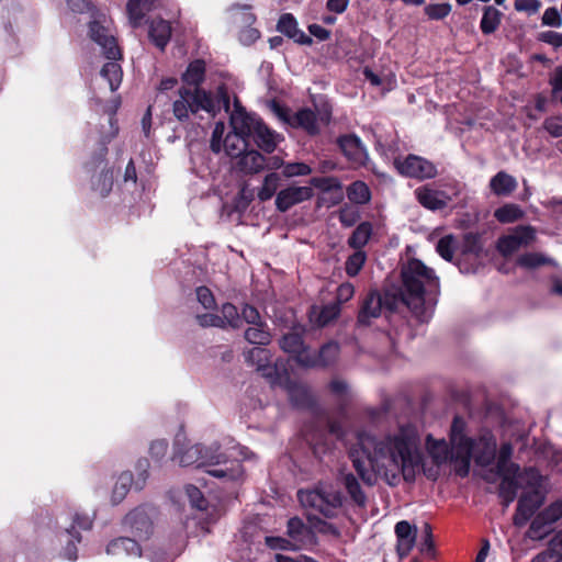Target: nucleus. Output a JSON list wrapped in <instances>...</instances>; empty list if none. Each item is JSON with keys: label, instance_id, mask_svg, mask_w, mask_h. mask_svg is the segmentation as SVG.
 Wrapping results in <instances>:
<instances>
[{"label": "nucleus", "instance_id": "obj_60", "mask_svg": "<svg viewBox=\"0 0 562 562\" xmlns=\"http://www.w3.org/2000/svg\"><path fill=\"white\" fill-rule=\"evenodd\" d=\"M312 172V168L304 162H291L284 165L283 176L286 178L296 177V176H307Z\"/></svg>", "mask_w": 562, "mask_h": 562}, {"label": "nucleus", "instance_id": "obj_27", "mask_svg": "<svg viewBox=\"0 0 562 562\" xmlns=\"http://www.w3.org/2000/svg\"><path fill=\"white\" fill-rule=\"evenodd\" d=\"M157 0H128L126 12L133 27H138Z\"/></svg>", "mask_w": 562, "mask_h": 562}, {"label": "nucleus", "instance_id": "obj_34", "mask_svg": "<svg viewBox=\"0 0 562 562\" xmlns=\"http://www.w3.org/2000/svg\"><path fill=\"white\" fill-rule=\"evenodd\" d=\"M223 147L227 156L232 158H238L248 148V139L239 136L233 132H229L224 140Z\"/></svg>", "mask_w": 562, "mask_h": 562}, {"label": "nucleus", "instance_id": "obj_30", "mask_svg": "<svg viewBox=\"0 0 562 562\" xmlns=\"http://www.w3.org/2000/svg\"><path fill=\"white\" fill-rule=\"evenodd\" d=\"M251 136L261 150L268 154L274 151L277 147L276 134L263 122L257 125V128Z\"/></svg>", "mask_w": 562, "mask_h": 562}, {"label": "nucleus", "instance_id": "obj_28", "mask_svg": "<svg viewBox=\"0 0 562 562\" xmlns=\"http://www.w3.org/2000/svg\"><path fill=\"white\" fill-rule=\"evenodd\" d=\"M562 517V502H555L540 513L531 522L530 529L540 535L546 525H551Z\"/></svg>", "mask_w": 562, "mask_h": 562}, {"label": "nucleus", "instance_id": "obj_41", "mask_svg": "<svg viewBox=\"0 0 562 562\" xmlns=\"http://www.w3.org/2000/svg\"><path fill=\"white\" fill-rule=\"evenodd\" d=\"M133 484V474L131 472H123L119 476L112 493V502L119 504L124 499Z\"/></svg>", "mask_w": 562, "mask_h": 562}, {"label": "nucleus", "instance_id": "obj_46", "mask_svg": "<svg viewBox=\"0 0 562 562\" xmlns=\"http://www.w3.org/2000/svg\"><path fill=\"white\" fill-rule=\"evenodd\" d=\"M280 177L276 172H271L265 177L262 187L258 191V199L262 202L270 200L278 189Z\"/></svg>", "mask_w": 562, "mask_h": 562}, {"label": "nucleus", "instance_id": "obj_23", "mask_svg": "<svg viewBox=\"0 0 562 562\" xmlns=\"http://www.w3.org/2000/svg\"><path fill=\"white\" fill-rule=\"evenodd\" d=\"M205 63L202 59H194L191 61L186 71L181 76L183 82L182 87H189L191 89H202L201 85L205 79Z\"/></svg>", "mask_w": 562, "mask_h": 562}, {"label": "nucleus", "instance_id": "obj_54", "mask_svg": "<svg viewBox=\"0 0 562 562\" xmlns=\"http://www.w3.org/2000/svg\"><path fill=\"white\" fill-rule=\"evenodd\" d=\"M310 183L324 192L341 189V183L335 177H314L310 180Z\"/></svg>", "mask_w": 562, "mask_h": 562}, {"label": "nucleus", "instance_id": "obj_33", "mask_svg": "<svg viewBox=\"0 0 562 562\" xmlns=\"http://www.w3.org/2000/svg\"><path fill=\"white\" fill-rule=\"evenodd\" d=\"M498 475L502 477L498 486L499 496L502 497L504 505L507 507L516 498L520 485L516 480L517 474Z\"/></svg>", "mask_w": 562, "mask_h": 562}, {"label": "nucleus", "instance_id": "obj_32", "mask_svg": "<svg viewBox=\"0 0 562 562\" xmlns=\"http://www.w3.org/2000/svg\"><path fill=\"white\" fill-rule=\"evenodd\" d=\"M288 393L291 403L296 407L306 408L314 404L313 395L303 384L291 383L288 387Z\"/></svg>", "mask_w": 562, "mask_h": 562}, {"label": "nucleus", "instance_id": "obj_58", "mask_svg": "<svg viewBox=\"0 0 562 562\" xmlns=\"http://www.w3.org/2000/svg\"><path fill=\"white\" fill-rule=\"evenodd\" d=\"M79 528L81 530H89L91 527H92V520L90 519L89 516L87 515H79V514H76L75 518H74V524L71 526L70 529H67V533L69 536H71L74 539H76L77 542H80L81 541V536L79 532H76V535L74 533L75 532V529L76 528Z\"/></svg>", "mask_w": 562, "mask_h": 562}, {"label": "nucleus", "instance_id": "obj_7", "mask_svg": "<svg viewBox=\"0 0 562 562\" xmlns=\"http://www.w3.org/2000/svg\"><path fill=\"white\" fill-rule=\"evenodd\" d=\"M297 497L304 507L312 508L326 518L335 517L345 499L340 491L325 484H319L311 491L301 490Z\"/></svg>", "mask_w": 562, "mask_h": 562}, {"label": "nucleus", "instance_id": "obj_13", "mask_svg": "<svg viewBox=\"0 0 562 562\" xmlns=\"http://www.w3.org/2000/svg\"><path fill=\"white\" fill-rule=\"evenodd\" d=\"M460 257L454 262L462 273L474 271L472 267L465 263L467 257H474L477 259L483 251L482 236L479 233L469 232L463 235L462 241L459 243Z\"/></svg>", "mask_w": 562, "mask_h": 562}, {"label": "nucleus", "instance_id": "obj_9", "mask_svg": "<svg viewBox=\"0 0 562 562\" xmlns=\"http://www.w3.org/2000/svg\"><path fill=\"white\" fill-rule=\"evenodd\" d=\"M400 175L417 180L432 179L437 176V167L426 158L409 154L405 158L396 157L393 161Z\"/></svg>", "mask_w": 562, "mask_h": 562}, {"label": "nucleus", "instance_id": "obj_3", "mask_svg": "<svg viewBox=\"0 0 562 562\" xmlns=\"http://www.w3.org/2000/svg\"><path fill=\"white\" fill-rule=\"evenodd\" d=\"M450 451H448V447L445 441L439 443L442 453H435L434 458L436 463H442L448 460L450 456V461L454 464V472L460 477H465L469 475L472 452L474 448V439L467 436V422L461 416H454L450 432Z\"/></svg>", "mask_w": 562, "mask_h": 562}, {"label": "nucleus", "instance_id": "obj_44", "mask_svg": "<svg viewBox=\"0 0 562 562\" xmlns=\"http://www.w3.org/2000/svg\"><path fill=\"white\" fill-rule=\"evenodd\" d=\"M286 527L289 537L296 542H302L310 533V528L299 517L290 518Z\"/></svg>", "mask_w": 562, "mask_h": 562}, {"label": "nucleus", "instance_id": "obj_52", "mask_svg": "<svg viewBox=\"0 0 562 562\" xmlns=\"http://www.w3.org/2000/svg\"><path fill=\"white\" fill-rule=\"evenodd\" d=\"M339 314H340L339 303H336V302L329 303V304L323 306V308L318 315L317 323L321 326H326L331 321L336 319L339 316Z\"/></svg>", "mask_w": 562, "mask_h": 562}, {"label": "nucleus", "instance_id": "obj_24", "mask_svg": "<svg viewBox=\"0 0 562 562\" xmlns=\"http://www.w3.org/2000/svg\"><path fill=\"white\" fill-rule=\"evenodd\" d=\"M341 484L344 485L347 494L350 497L351 503L359 507L366 508L368 497L362 490L358 479L352 473H345L341 475Z\"/></svg>", "mask_w": 562, "mask_h": 562}, {"label": "nucleus", "instance_id": "obj_12", "mask_svg": "<svg viewBox=\"0 0 562 562\" xmlns=\"http://www.w3.org/2000/svg\"><path fill=\"white\" fill-rule=\"evenodd\" d=\"M123 524L139 540H147L154 530L151 517L144 507H137L130 512L125 516Z\"/></svg>", "mask_w": 562, "mask_h": 562}, {"label": "nucleus", "instance_id": "obj_4", "mask_svg": "<svg viewBox=\"0 0 562 562\" xmlns=\"http://www.w3.org/2000/svg\"><path fill=\"white\" fill-rule=\"evenodd\" d=\"M199 111H205L213 117L218 113L212 92L205 89L180 87L178 99L172 103L175 117L184 123L190 120V115H195Z\"/></svg>", "mask_w": 562, "mask_h": 562}, {"label": "nucleus", "instance_id": "obj_61", "mask_svg": "<svg viewBox=\"0 0 562 562\" xmlns=\"http://www.w3.org/2000/svg\"><path fill=\"white\" fill-rule=\"evenodd\" d=\"M241 322L245 321L248 324L260 326L262 322L260 313L258 310L249 304H245L241 308L240 313Z\"/></svg>", "mask_w": 562, "mask_h": 562}, {"label": "nucleus", "instance_id": "obj_38", "mask_svg": "<svg viewBox=\"0 0 562 562\" xmlns=\"http://www.w3.org/2000/svg\"><path fill=\"white\" fill-rule=\"evenodd\" d=\"M436 250L442 259L453 262L454 252L459 250V241L453 235H446L438 240Z\"/></svg>", "mask_w": 562, "mask_h": 562}, {"label": "nucleus", "instance_id": "obj_1", "mask_svg": "<svg viewBox=\"0 0 562 562\" xmlns=\"http://www.w3.org/2000/svg\"><path fill=\"white\" fill-rule=\"evenodd\" d=\"M418 445L416 430L402 426L396 434L382 437L360 432L348 456L366 485H375L378 477L382 476L389 485L395 486L401 474L406 482L415 480L422 464Z\"/></svg>", "mask_w": 562, "mask_h": 562}, {"label": "nucleus", "instance_id": "obj_10", "mask_svg": "<svg viewBox=\"0 0 562 562\" xmlns=\"http://www.w3.org/2000/svg\"><path fill=\"white\" fill-rule=\"evenodd\" d=\"M536 238L531 226H520L513 234L504 235L497 240V250L504 257H509L521 247L529 246Z\"/></svg>", "mask_w": 562, "mask_h": 562}, {"label": "nucleus", "instance_id": "obj_19", "mask_svg": "<svg viewBox=\"0 0 562 562\" xmlns=\"http://www.w3.org/2000/svg\"><path fill=\"white\" fill-rule=\"evenodd\" d=\"M290 126L303 130L308 136H317L321 133L316 113L310 108H302L293 113Z\"/></svg>", "mask_w": 562, "mask_h": 562}, {"label": "nucleus", "instance_id": "obj_11", "mask_svg": "<svg viewBox=\"0 0 562 562\" xmlns=\"http://www.w3.org/2000/svg\"><path fill=\"white\" fill-rule=\"evenodd\" d=\"M89 34L91 40L102 48L105 58L109 60H117L121 58V49L108 27L102 25L99 21H92L89 23Z\"/></svg>", "mask_w": 562, "mask_h": 562}, {"label": "nucleus", "instance_id": "obj_64", "mask_svg": "<svg viewBox=\"0 0 562 562\" xmlns=\"http://www.w3.org/2000/svg\"><path fill=\"white\" fill-rule=\"evenodd\" d=\"M542 126L552 137L562 136V119L560 116L546 119Z\"/></svg>", "mask_w": 562, "mask_h": 562}, {"label": "nucleus", "instance_id": "obj_31", "mask_svg": "<svg viewBox=\"0 0 562 562\" xmlns=\"http://www.w3.org/2000/svg\"><path fill=\"white\" fill-rule=\"evenodd\" d=\"M513 454V446L509 442H504L501 446L497 462H496V471L497 474H518L519 465L510 462V458Z\"/></svg>", "mask_w": 562, "mask_h": 562}, {"label": "nucleus", "instance_id": "obj_50", "mask_svg": "<svg viewBox=\"0 0 562 562\" xmlns=\"http://www.w3.org/2000/svg\"><path fill=\"white\" fill-rule=\"evenodd\" d=\"M221 312V317L224 319L225 325L228 324L233 328H239L241 326L240 314L238 313V310L234 304H223Z\"/></svg>", "mask_w": 562, "mask_h": 562}, {"label": "nucleus", "instance_id": "obj_55", "mask_svg": "<svg viewBox=\"0 0 562 562\" xmlns=\"http://www.w3.org/2000/svg\"><path fill=\"white\" fill-rule=\"evenodd\" d=\"M186 493L192 507L199 510H205L207 507V501L203 493L194 485H188Z\"/></svg>", "mask_w": 562, "mask_h": 562}, {"label": "nucleus", "instance_id": "obj_47", "mask_svg": "<svg viewBox=\"0 0 562 562\" xmlns=\"http://www.w3.org/2000/svg\"><path fill=\"white\" fill-rule=\"evenodd\" d=\"M113 187V172L110 169L102 170L98 178L93 180L92 188L98 191L101 196H106Z\"/></svg>", "mask_w": 562, "mask_h": 562}, {"label": "nucleus", "instance_id": "obj_26", "mask_svg": "<svg viewBox=\"0 0 562 562\" xmlns=\"http://www.w3.org/2000/svg\"><path fill=\"white\" fill-rule=\"evenodd\" d=\"M304 331L305 329L302 326H293L291 331L280 338V348L284 352L295 356L305 346L303 339Z\"/></svg>", "mask_w": 562, "mask_h": 562}, {"label": "nucleus", "instance_id": "obj_21", "mask_svg": "<svg viewBox=\"0 0 562 562\" xmlns=\"http://www.w3.org/2000/svg\"><path fill=\"white\" fill-rule=\"evenodd\" d=\"M277 30L301 45H311L313 40L297 27V22L291 13H283L277 24Z\"/></svg>", "mask_w": 562, "mask_h": 562}, {"label": "nucleus", "instance_id": "obj_59", "mask_svg": "<svg viewBox=\"0 0 562 562\" xmlns=\"http://www.w3.org/2000/svg\"><path fill=\"white\" fill-rule=\"evenodd\" d=\"M240 464L232 462V467L207 470L212 476L223 480H236L239 475Z\"/></svg>", "mask_w": 562, "mask_h": 562}, {"label": "nucleus", "instance_id": "obj_2", "mask_svg": "<svg viewBox=\"0 0 562 562\" xmlns=\"http://www.w3.org/2000/svg\"><path fill=\"white\" fill-rule=\"evenodd\" d=\"M401 279V288L390 289L403 299L402 307L408 308L419 322H428L440 293L439 278L434 269L413 258L403 265Z\"/></svg>", "mask_w": 562, "mask_h": 562}, {"label": "nucleus", "instance_id": "obj_53", "mask_svg": "<svg viewBox=\"0 0 562 562\" xmlns=\"http://www.w3.org/2000/svg\"><path fill=\"white\" fill-rule=\"evenodd\" d=\"M270 351L260 347H254L246 353V360L251 364H256L257 368L263 366L266 362H270Z\"/></svg>", "mask_w": 562, "mask_h": 562}, {"label": "nucleus", "instance_id": "obj_16", "mask_svg": "<svg viewBox=\"0 0 562 562\" xmlns=\"http://www.w3.org/2000/svg\"><path fill=\"white\" fill-rule=\"evenodd\" d=\"M262 121L246 112L238 99H235V110L231 114L232 132L248 139Z\"/></svg>", "mask_w": 562, "mask_h": 562}, {"label": "nucleus", "instance_id": "obj_29", "mask_svg": "<svg viewBox=\"0 0 562 562\" xmlns=\"http://www.w3.org/2000/svg\"><path fill=\"white\" fill-rule=\"evenodd\" d=\"M171 36V26L165 20H154L149 26V37L154 44L164 49Z\"/></svg>", "mask_w": 562, "mask_h": 562}, {"label": "nucleus", "instance_id": "obj_22", "mask_svg": "<svg viewBox=\"0 0 562 562\" xmlns=\"http://www.w3.org/2000/svg\"><path fill=\"white\" fill-rule=\"evenodd\" d=\"M106 553L113 555H131V557H140L142 548L137 540L130 537H120L112 540L106 546Z\"/></svg>", "mask_w": 562, "mask_h": 562}, {"label": "nucleus", "instance_id": "obj_5", "mask_svg": "<svg viewBox=\"0 0 562 562\" xmlns=\"http://www.w3.org/2000/svg\"><path fill=\"white\" fill-rule=\"evenodd\" d=\"M402 305L403 299L394 294L391 289H385L383 293L378 290H370L360 303L357 325L368 327L373 319L381 316L383 308L389 313H395L400 311Z\"/></svg>", "mask_w": 562, "mask_h": 562}, {"label": "nucleus", "instance_id": "obj_62", "mask_svg": "<svg viewBox=\"0 0 562 562\" xmlns=\"http://www.w3.org/2000/svg\"><path fill=\"white\" fill-rule=\"evenodd\" d=\"M196 321L201 327H225L224 319L216 314L205 313L196 315Z\"/></svg>", "mask_w": 562, "mask_h": 562}, {"label": "nucleus", "instance_id": "obj_40", "mask_svg": "<svg viewBox=\"0 0 562 562\" xmlns=\"http://www.w3.org/2000/svg\"><path fill=\"white\" fill-rule=\"evenodd\" d=\"M100 74L108 80L111 91H115L120 87L122 81V69L115 60L106 63L102 67Z\"/></svg>", "mask_w": 562, "mask_h": 562}, {"label": "nucleus", "instance_id": "obj_14", "mask_svg": "<svg viewBox=\"0 0 562 562\" xmlns=\"http://www.w3.org/2000/svg\"><path fill=\"white\" fill-rule=\"evenodd\" d=\"M314 191L312 187L290 186L280 190L276 198V207L279 212H286L292 206L308 201L313 198Z\"/></svg>", "mask_w": 562, "mask_h": 562}, {"label": "nucleus", "instance_id": "obj_43", "mask_svg": "<svg viewBox=\"0 0 562 562\" xmlns=\"http://www.w3.org/2000/svg\"><path fill=\"white\" fill-rule=\"evenodd\" d=\"M553 260L539 252H526L518 257L517 265L526 269H535L540 266L551 265Z\"/></svg>", "mask_w": 562, "mask_h": 562}, {"label": "nucleus", "instance_id": "obj_63", "mask_svg": "<svg viewBox=\"0 0 562 562\" xmlns=\"http://www.w3.org/2000/svg\"><path fill=\"white\" fill-rule=\"evenodd\" d=\"M195 292H196L198 301L201 303V305L204 308L210 310L215 306L216 303H215L214 295L207 286H204V285L199 286V288H196Z\"/></svg>", "mask_w": 562, "mask_h": 562}, {"label": "nucleus", "instance_id": "obj_42", "mask_svg": "<svg viewBox=\"0 0 562 562\" xmlns=\"http://www.w3.org/2000/svg\"><path fill=\"white\" fill-rule=\"evenodd\" d=\"M266 324L249 327L245 330V339L252 345L266 346L271 341L270 333L265 328Z\"/></svg>", "mask_w": 562, "mask_h": 562}, {"label": "nucleus", "instance_id": "obj_51", "mask_svg": "<svg viewBox=\"0 0 562 562\" xmlns=\"http://www.w3.org/2000/svg\"><path fill=\"white\" fill-rule=\"evenodd\" d=\"M338 217L342 226L351 227L360 220V213L355 206L345 204L339 210Z\"/></svg>", "mask_w": 562, "mask_h": 562}, {"label": "nucleus", "instance_id": "obj_35", "mask_svg": "<svg viewBox=\"0 0 562 562\" xmlns=\"http://www.w3.org/2000/svg\"><path fill=\"white\" fill-rule=\"evenodd\" d=\"M502 16L503 13L498 9L492 5L484 7L483 16L480 23L482 33L485 35L494 33L501 24Z\"/></svg>", "mask_w": 562, "mask_h": 562}, {"label": "nucleus", "instance_id": "obj_18", "mask_svg": "<svg viewBox=\"0 0 562 562\" xmlns=\"http://www.w3.org/2000/svg\"><path fill=\"white\" fill-rule=\"evenodd\" d=\"M415 194L417 201L430 211L442 210L450 201V196L445 191L435 190L427 186L418 188Z\"/></svg>", "mask_w": 562, "mask_h": 562}, {"label": "nucleus", "instance_id": "obj_56", "mask_svg": "<svg viewBox=\"0 0 562 562\" xmlns=\"http://www.w3.org/2000/svg\"><path fill=\"white\" fill-rule=\"evenodd\" d=\"M425 14L430 20H442L451 12L449 3H431L425 7Z\"/></svg>", "mask_w": 562, "mask_h": 562}, {"label": "nucleus", "instance_id": "obj_57", "mask_svg": "<svg viewBox=\"0 0 562 562\" xmlns=\"http://www.w3.org/2000/svg\"><path fill=\"white\" fill-rule=\"evenodd\" d=\"M420 552L427 557H435V544L432 539L431 526L428 522L423 527V541L420 542Z\"/></svg>", "mask_w": 562, "mask_h": 562}, {"label": "nucleus", "instance_id": "obj_39", "mask_svg": "<svg viewBox=\"0 0 562 562\" xmlns=\"http://www.w3.org/2000/svg\"><path fill=\"white\" fill-rule=\"evenodd\" d=\"M347 196L352 203L366 204L371 199V192L363 181H355L347 188Z\"/></svg>", "mask_w": 562, "mask_h": 562}, {"label": "nucleus", "instance_id": "obj_8", "mask_svg": "<svg viewBox=\"0 0 562 562\" xmlns=\"http://www.w3.org/2000/svg\"><path fill=\"white\" fill-rule=\"evenodd\" d=\"M527 484L532 487L531 491L524 493L518 499L516 513L514 515V524L516 526H524L543 504L544 496L540 491L541 475L539 472L529 468L525 471Z\"/></svg>", "mask_w": 562, "mask_h": 562}, {"label": "nucleus", "instance_id": "obj_6", "mask_svg": "<svg viewBox=\"0 0 562 562\" xmlns=\"http://www.w3.org/2000/svg\"><path fill=\"white\" fill-rule=\"evenodd\" d=\"M184 436L178 434L175 438V453L173 460L178 461L181 467L194 465L196 468L226 464L227 457L225 453L220 452L217 443L211 447H203L201 445H193L187 449H182L181 441Z\"/></svg>", "mask_w": 562, "mask_h": 562}, {"label": "nucleus", "instance_id": "obj_37", "mask_svg": "<svg viewBox=\"0 0 562 562\" xmlns=\"http://www.w3.org/2000/svg\"><path fill=\"white\" fill-rule=\"evenodd\" d=\"M372 234V225L369 222L360 223L348 238V245L360 250L367 245Z\"/></svg>", "mask_w": 562, "mask_h": 562}, {"label": "nucleus", "instance_id": "obj_48", "mask_svg": "<svg viewBox=\"0 0 562 562\" xmlns=\"http://www.w3.org/2000/svg\"><path fill=\"white\" fill-rule=\"evenodd\" d=\"M366 259H367V257L363 251H361V250L355 251L346 260V263H345L346 273L349 277H356L362 269V267L366 262Z\"/></svg>", "mask_w": 562, "mask_h": 562}, {"label": "nucleus", "instance_id": "obj_45", "mask_svg": "<svg viewBox=\"0 0 562 562\" xmlns=\"http://www.w3.org/2000/svg\"><path fill=\"white\" fill-rule=\"evenodd\" d=\"M522 211L516 204H505L498 207L494 213V216L501 223H513L522 217Z\"/></svg>", "mask_w": 562, "mask_h": 562}, {"label": "nucleus", "instance_id": "obj_49", "mask_svg": "<svg viewBox=\"0 0 562 562\" xmlns=\"http://www.w3.org/2000/svg\"><path fill=\"white\" fill-rule=\"evenodd\" d=\"M294 360L300 367L312 369L317 368V351H312L308 347L304 346L295 356Z\"/></svg>", "mask_w": 562, "mask_h": 562}, {"label": "nucleus", "instance_id": "obj_25", "mask_svg": "<svg viewBox=\"0 0 562 562\" xmlns=\"http://www.w3.org/2000/svg\"><path fill=\"white\" fill-rule=\"evenodd\" d=\"M517 187V180L506 171H498L490 180V189L497 196H508Z\"/></svg>", "mask_w": 562, "mask_h": 562}, {"label": "nucleus", "instance_id": "obj_36", "mask_svg": "<svg viewBox=\"0 0 562 562\" xmlns=\"http://www.w3.org/2000/svg\"><path fill=\"white\" fill-rule=\"evenodd\" d=\"M340 352L339 344L336 341H328L324 344L317 351V368H327L333 366Z\"/></svg>", "mask_w": 562, "mask_h": 562}, {"label": "nucleus", "instance_id": "obj_20", "mask_svg": "<svg viewBox=\"0 0 562 562\" xmlns=\"http://www.w3.org/2000/svg\"><path fill=\"white\" fill-rule=\"evenodd\" d=\"M265 165V156L256 149H247L236 159L235 169L244 175H255L262 171Z\"/></svg>", "mask_w": 562, "mask_h": 562}, {"label": "nucleus", "instance_id": "obj_15", "mask_svg": "<svg viewBox=\"0 0 562 562\" xmlns=\"http://www.w3.org/2000/svg\"><path fill=\"white\" fill-rule=\"evenodd\" d=\"M337 144L345 157L355 166H364L368 160V153L361 143V139L355 134L341 135Z\"/></svg>", "mask_w": 562, "mask_h": 562}, {"label": "nucleus", "instance_id": "obj_17", "mask_svg": "<svg viewBox=\"0 0 562 562\" xmlns=\"http://www.w3.org/2000/svg\"><path fill=\"white\" fill-rule=\"evenodd\" d=\"M496 447L494 435L488 430L483 431L479 439L474 440L472 456L474 454L475 463L481 467L491 465L496 458Z\"/></svg>", "mask_w": 562, "mask_h": 562}]
</instances>
